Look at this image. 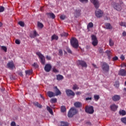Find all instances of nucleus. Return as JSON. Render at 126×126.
Instances as JSON below:
<instances>
[{"instance_id":"nucleus-1","label":"nucleus","mask_w":126,"mask_h":126,"mask_svg":"<svg viewBox=\"0 0 126 126\" xmlns=\"http://www.w3.org/2000/svg\"><path fill=\"white\" fill-rule=\"evenodd\" d=\"M70 44L71 46L75 49L78 48L79 46L78 40L75 37H72L70 39Z\"/></svg>"},{"instance_id":"nucleus-2","label":"nucleus","mask_w":126,"mask_h":126,"mask_svg":"<svg viewBox=\"0 0 126 126\" xmlns=\"http://www.w3.org/2000/svg\"><path fill=\"white\" fill-rule=\"evenodd\" d=\"M36 54L39 57L40 63L42 64L45 65L46 63V60H45V56L40 52H37L36 53Z\"/></svg>"},{"instance_id":"nucleus-3","label":"nucleus","mask_w":126,"mask_h":126,"mask_svg":"<svg viewBox=\"0 0 126 126\" xmlns=\"http://www.w3.org/2000/svg\"><path fill=\"white\" fill-rule=\"evenodd\" d=\"M102 70L104 72H108L109 71L110 67L109 64L106 62H103L101 65Z\"/></svg>"},{"instance_id":"nucleus-4","label":"nucleus","mask_w":126,"mask_h":126,"mask_svg":"<svg viewBox=\"0 0 126 126\" xmlns=\"http://www.w3.org/2000/svg\"><path fill=\"white\" fill-rule=\"evenodd\" d=\"M77 110L74 107H71L68 113V117L69 118H72L73 116L77 113Z\"/></svg>"},{"instance_id":"nucleus-5","label":"nucleus","mask_w":126,"mask_h":126,"mask_svg":"<svg viewBox=\"0 0 126 126\" xmlns=\"http://www.w3.org/2000/svg\"><path fill=\"white\" fill-rule=\"evenodd\" d=\"M92 41V45L94 46H96L98 45V39H97V37L96 35L93 34L91 36Z\"/></svg>"},{"instance_id":"nucleus-6","label":"nucleus","mask_w":126,"mask_h":126,"mask_svg":"<svg viewBox=\"0 0 126 126\" xmlns=\"http://www.w3.org/2000/svg\"><path fill=\"white\" fill-rule=\"evenodd\" d=\"M85 112L89 114H93L94 113V108L93 106H86L85 108Z\"/></svg>"},{"instance_id":"nucleus-7","label":"nucleus","mask_w":126,"mask_h":126,"mask_svg":"<svg viewBox=\"0 0 126 126\" xmlns=\"http://www.w3.org/2000/svg\"><path fill=\"white\" fill-rule=\"evenodd\" d=\"M78 65H81L82 67H87V63L85 61L82 60H78L77 62Z\"/></svg>"},{"instance_id":"nucleus-8","label":"nucleus","mask_w":126,"mask_h":126,"mask_svg":"<svg viewBox=\"0 0 126 126\" xmlns=\"http://www.w3.org/2000/svg\"><path fill=\"white\" fill-rule=\"evenodd\" d=\"M65 93L68 96L74 97L75 95V94L71 90H65Z\"/></svg>"},{"instance_id":"nucleus-9","label":"nucleus","mask_w":126,"mask_h":126,"mask_svg":"<svg viewBox=\"0 0 126 126\" xmlns=\"http://www.w3.org/2000/svg\"><path fill=\"white\" fill-rule=\"evenodd\" d=\"M95 16L97 18H101L103 16V12L100 9H97L95 12Z\"/></svg>"},{"instance_id":"nucleus-10","label":"nucleus","mask_w":126,"mask_h":126,"mask_svg":"<svg viewBox=\"0 0 126 126\" xmlns=\"http://www.w3.org/2000/svg\"><path fill=\"white\" fill-rule=\"evenodd\" d=\"M52 69V65L51 64H46L44 66V70L47 72H49Z\"/></svg>"},{"instance_id":"nucleus-11","label":"nucleus","mask_w":126,"mask_h":126,"mask_svg":"<svg viewBox=\"0 0 126 126\" xmlns=\"http://www.w3.org/2000/svg\"><path fill=\"white\" fill-rule=\"evenodd\" d=\"M91 2L94 5L96 9L99 8V1L98 0H91Z\"/></svg>"},{"instance_id":"nucleus-12","label":"nucleus","mask_w":126,"mask_h":126,"mask_svg":"<svg viewBox=\"0 0 126 126\" xmlns=\"http://www.w3.org/2000/svg\"><path fill=\"white\" fill-rule=\"evenodd\" d=\"M118 75L122 76H126V70L124 69H120L118 72Z\"/></svg>"},{"instance_id":"nucleus-13","label":"nucleus","mask_w":126,"mask_h":126,"mask_svg":"<svg viewBox=\"0 0 126 126\" xmlns=\"http://www.w3.org/2000/svg\"><path fill=\"white\" fill-rule=\"evenodd\" d=\"M112 99L113 101L116 102L120 100L121 97L120 95H118V94H115V95H113L112 96Z\"/></svg>"},{"instance_id":"nucleus-14","label":"nucleus","mask_w":126,"mask_h":126,"mask_svg":"<svg viewBox=\"0 0 126 126\" xmlns=\"http://www.w3.org/2000/svg\"><path fill=\"white\" fill-rule=\"evenodd\" d=\"M7 67L13 69L15 67L13 62H9L7 64Z\"/></svg>"},{"instance_id":"nucleus-15","label":"nucleus","mask_w":126,"mask_h":126,"mask_svg":"<svg viewBox=\"0 0 126 126\" xmlns=\"http://www.w3.org/2000/svg\"><path fill=\"white\" fill-rule=\"evenodd\" d=\"M74 106L76 108H80L81 107V106H82V104L81 103V102H79V101H76L74 103Z\"/></svg>"},{"instance_id":"nucleus-16","label":"nucleus","mask_w":126,"mask_h":126,"mask_svg":"<svg viewBox=\"0 0 126 126\" xmlns=\"http://www.w3.org/2000/svg\"><path fill=\"white\" fill-rule=\"evenodd\" d=\"M36 36H39V34L36 31H33V34H31L30 37L32 38H34L36 37Z\"/></svg>"},{"instance_id":"nucleus-17","label":"nucleus","mask_w":126,"mask_h":126,"mask_svg":"<svg viewBox=\"0 0 126 126\" xmlns=\"http://www.w3.org/2000/svg\"><path fill=\"white\" fill-rule=\"evenodd\" d=\"M114 8L117 11H121L122 8L120 4L117 3L114 6Z\"/></svg>"},{"instance_id":"nucleus-18","label":"nucleus","mask_w":126,"mask_h":126,"mask_svg":"<svg viewBox=\"0 0 126 126\" xmlns=\"http://www.w3.org/2000/svg\"><path fill=\"white\" fill-rule=\"evenodd\" d=\"M55 89L56 90V96L62 94V93H61V91L59 90L58 87H55Z\"/></svg>"},{"instance_id":"nucleus-19","label":"nucleus","mask_w":126,"mask_h":126,"mask_svg":"<svg viewBox=\"0 0 126 126\" xmlns=\"http://www.w3.org/2000/svg\"><path fill=\"white\" fill-rule=\"evenodd\" d=\"M47 15H48L52 19H55L56 18V15L53 13H47Z\"/></svg>"},{"instance_id":"nucleus-20","label":"nucleus","mask_w":126,"mask_h":126,"mask_svg":"<svg viewBox=\"0 0 126 126\" xmlns=\"http://www.w3.org/2000/svg\"><path fill=\"white\" fill-rule=\"evenodd\" d=\"M58 39H59V36L58 35H57L55 34L52 35V36H51V41H53L54 40H58Z\"/></svg>"},{"instance_id":"nucleus-21","label":"nucleus","mask_w":126,"mask_h":126,"mask_svg":"<svg viewBox=\"0 0 126 126\" xmlns=\"http://www.w3.org/2000/svg\"><path fill=\"white\" fill-rule=\"evenodd\" d=\"M56 77L57 80L59 81L62 80L64 79V76L61 74L57 75Z\"/></svg>"},{"instance_id":"nucleus-22","label":"nucleus","mask_w":126,"mask_h":126,"mask_svg":"<svg viewBox=\"0 0 126 126\" xmlns=\"http://www.w3.org/2000/svg\"><path fill=\"white\" fill-rule=\"evenodd\" d=\"M110 108L113 111H115L118 108V106L116 105V104H112V105H111Z\"/></svg>"},{"instance_id":"nucleus-23","label":"nucleus","mask_w":126,"mask_h":126,"mask_svg":"<svg viewBox=\"0 0 126 126\" xmlns=\"http://www.w3.org/2000/svg\"><path fill=\"white\" fill-rule=\"evenodd\" d=\"M105 26L107 30H112V27L111 26V24L110 23H105Z\"/></svg>"},{"instance_id":"nucleus-24","label":"nucleus","mask_w":126,"mask_h":126,"mask_svg":"<svg viewBox=\"0 0 126 126\" xmlns=\"http://www.w3.org/2000/svg\"><path fill=\"white\" fill-rule=\"evenodd\" d=\"M47 95L50 98L55 96L54 93H53V92H48Z\"/></svg>"},{"instance_id":"nucleus-25","label":"nucleus","mask_w":126,"mask_h":126,"mask_svg":"<svg viewBox=\"0 0 126 126\" xmlns=\"http://www.w3.org/2000/svg\"><path fill=\"white\" fill-rule=\"evenodd\" d=\"M94 24L92 22H90L87 25V29L89 30L90 29L93 28Z\"/></svg>"},{"instance_id":"nucleus-26","label":"nucleus","mask_w":126,"mask_h":126,"mask_svg":"<svg viewBox=\"0 0 126 126\" xmlns=\"http://www.w3.org/2000/svg\"><path fill=\"white\" fill-rule=\"evenodd\" d=\"M33 105L39 108H41L42 107V105H41L40 104H39V102H33Z\"/></svg>"},{"instance_id":"nucleus-27","label":"nucleus","mask_w":126,"mask_h":126,"mask_svg":"<svg viewBox=\"0 0 126 126\" xmlns=\"http://www.w3.org/2000/svg\"><path fill=\"white\" fill-rule=\"evenodd\" d=\"M25 73L26 75H31L32 74V70L30 69V70H26Z\"/></svg>"},{"instance_id":"nucleus-28","label":"nucleus","mask_w":126,"mask_h":126,"mask_svg":"<svg viewBox=\"0 0 126 126\" xmlns=\"http://www.w3.org/2000/svg\"><path fill=\"white\" fill-rule=\"evenodd\" d=\"M47 110L51 115H53V109H52L50 106H47Z\"/></svg>"},{"instance_id":"nucleus-29","label":"nucleus","mask_w":126,"mask_h":126,"mask_svg":"<svg viewBox=\"0 0 126 126\" xmlns=\"http://www.w3.org/2000/svg\"><path fill=\"white\" fill-rule=\"evenodd\" d=\"M61 112L62 113H64L65 112H66V106H64V105H63L62 106H61Z\"/></svg>"},{"instance_id":"nucleus-30","label":"nucleus","mask_w":126,"mask_h":126,"mask_svg":"<svg viewBox=\"0 0 126 126\" xmlns=\"http://www.w3.org/2000/svg\"><path fill=\"white\" fill-rule=\"evenodd\" d=\"M37 27L38 28H39L40 29H43L44 27V25L42 23H41L40 22H37Z\"/></svg>"},{"instance_id":"nucleus-31","label":"nucleus","mask_w":126,"mask_h":126,"mask_svg":"<svg viewBox=\"0 0 126 126\" xmlns=\"http://www.w3.org/2000/svg\"><path fill=\"white\" fill-rule=\"evenodd\" d=\"M86 95H87L88 96H89V97H86L85 98L86 101L92 100V96H90V94H87Z\"/></svg>"},{"instance_id":"nucleus-32","label":"nucleus","mask_w":126,"mask_h":126,"mask_svg":"<svg viewBox=\"0 0 126 126\" xmlns=\"http://www.w3.org/2000/svg\"><path fill=\"white\" fill-rule=\"evenodd\" d=\"M18 24L21 27H25V23L23 21H19Z\"/></svg>"},{"instance_id":"nucleus-33","label":"nucleus","mask_w":126,"mask_h":126,"mask_svg":"<svg viewBox=\"0 0 126 126\" xmlns=\"http://www.w3.org/2000/svg\"><path fill=\"white\" fill-rule=\"evenodd\" d=\"M69 124L67 122H62L61 123V126H68Z\"/></svg>"},{"instance_id":"nucleus-34","label":"nucleus","mask_w":126,"mask_h":126,"mask_svg":"<svg viewBox=\"0 0 126 126\" xmlns=\"http://www.w3.org/2000/svg\"><path fill=\"white\" fill-rule=\"evenodd\" d=\"M114 45V42L112 40L111 38L109 39V46H113Z\"/></svg>"},{"instance_id":"nucleus-35","label":"nucleus","mask_w":126,"mask_h":126,"mask_svg":"<svg viewBox=\"0 0 126 126\" xmlns=\"http://www.w3.org/2000/svg\"><path fill=\"white\" fill-rule=\"evenodd\" d=\"M68 35L67 32H63V33L61 34V37H66Z\"/></svg>"},{"instance_id":"nucleus-36","label":"nucleus","mask_w":126,"mask_h":126,"mask_svg":"<svg viewBox=\"0 0 126 126\" xmlns=\"http://www.w3.org/2000/svg\"><path fill=\"white\" fill-rule=\"evenodd\" d=\"M94 100L98 101V100L100 99V95L94 94Z\"/></svg>"},{"instance_id":"nucleus-37","label":"nucleus","mask_w":126,"mask_h":126,"mask_svg":"<svg viewBox=\"0 0 126 126\" xmlns=\"http://www.w3.org/2000/svg\"><path fill=\"white\" fill-rule=\"evenodd\" d=\"M57 102V98H51L50 100V102L52 104L56 103Z\"/></svg>"},{"instance_id":"nucleus-38","label":"nucleus","mask_w":126,"mask_h":126,"mask_svg":"<svg viewBox=\"0 0 126 126\" xmlns=\"http://www.w3.org/2000/svg\"><path fill=\"white\" fill-rule=\"evenodd\" d=\"M72 89L73 90H78V89H79V88L78 87V86H77V85L75 84V85H73Z\"/></svg>"},{"instance_id":"nucleus-39","label":"nucleus","mask_w":126,"mask_h":126,"mask_svg":"<svg viewBox=\"0 0 126 126\" xmlns=\"http://www.w3.org/2000/svg\"><path fill=\"white\" fill-rule=\"evenodd\" d=\"M120 25L121 27H124L126 28V22H121L120 23Z\"/></svg>"},{"instance_id":"nucleus-40","label":"nucleus","mask_w":126,"mask_h":126,"mask_svg":"<svg viewBox=\"0 0 126 126\" xmlns=\"http://www.w3.org/2000/svg\"><path fill=\"white\" fill-rule=\"evenodd\" d=\"M76 17H77L80 15V10H78L75 11Z\"/></svg>"},{"instance_id":"nucleus-41","label":"nucleus","mask_w":126,"mask_h":126,"mask_svg":"<svg viewBox=\"0 0 126 126\" xmlns=\"http://www.w3.org/2000/svg\"><path fill=\"white\" fill-rule=\"evenodd\" d=\"M1 50L4 51L5 52H7V48L5 46H1Z\"/></svg>"},{"instance_id":"nucleus-42","label":"nucleus","mask_w":126,"mask_h":126,"mask_svg":"<svg viewBox=\"0 0 126 126\" xmlns=\"http://www.w3.org/2000/svg\"><path fill=\"white\" fill-rule=\"evenodd\" d=\"M79 1L84 4L88 3V0H79Z\"/></svg>"},{"instance_id":"nucleus-43","label":"nucleus","mask_w":126,"mask_h":126,"mask_svg":"<svg viewBox=\"0 0 126 126\" xmlns=\"http://www.w3.org/2000/svg\"><path fill=\"white\" fill-rule=\"evenodd\" d=\"M5 10V8L3 6H0V13H2L4 12Z\"/></svg>"},{"instance_id":"nucleus-44","label":"nucleus","mask_w":126,"mask_h":126,"mask_svg":"<svg viewBox=\"0 0 126 126\" xmlns=\"http://www.w3.org/2000/svg\"><path fill=\"white\" fill-rule=\"evenodd\" d=\"M126 114V112L124 110L120 111V114L123 116L125 115Z\"/></svg>"},{"instance_id":"nucleus-45","label":"nucleus","mask_w":126,"mask_h":126,"mask_svg":"<svg viewBox=\"0 0 126 126\" xmlns=\"http://www.w3.org/2000/svg\"><path fill=\"white\" fill-rule=\"evenodd\" d=\"M121 120L123 123L126 125V118H123Z\"/></svg>"},{"instance_id":"nucleus-46","label":"nucleus","mask_w":126,"mask_h":126,"mask_svg":"<svg viewBox=\"0 0 126 126\" xmlns=\"http://www.w3.org/2000/svg\"><path fill=\"white\" fill-rule=\"evenodd\" d=\"M65 18H66V16L64 15H63L60 16V19L61 20H64L65 19Z\"/></svg>"},{"instance_id":"nucleus-47","label":"nucleus","mask_w":126,"mask_h":126,"mask_svg":"<svg viewBox=\"0 0 126 126\" xmlns=\"http://www.w3.org/2000/svg\"><path fill=\"white\" fill-rule=\"evenodd\" d=\"M53 71L54 73H58V72H59V71L56 67H53Z\"/></svg>"},{"instance_id":"nucleus-48","label":"nucleus","mask_w":126,"mask_h":126,"mask_svg":"<svg viewBox=\"0 0 126 126\" xmlns=\"http://www.w3.org/2000/svg\"><path fill=\"white\" fill-rule=\"evenodd\" d=\"M114 86L117 88H119V82H116L115 84H114Z\"/></svg>"},{"instance_id":"nucleus-49","label":"nucleus","mask_w":126,"mask_h":126,"mask_svg":"<svg viewBox=\"0 0 126 126\" xmlns=\"http://www.w3.org/2000/svg\"><path fill=\"white\" fill-rule=\"evenodd\" d=\"M46 59L48 61H50V60H51V57L49 55H47L46 56Z\"/></svg>"},{"instance_id":"nucleus-50","label":"nucleus","mask_w":126,"mask_h":126,"mask_svg":"<svg viewBox=\"0 0 126 126\" xmlns=\"http://www.w3.org/2000/svg\"><path fill=\"white\" fill-rule=\"evenodd\" d=\"M15 42L17 45L20 44V41L19 39H16Z\"/></svg>"},{"instance_id":"nucleus-51","label":"nucleus","mask_w":126,"mask_h":126,"mask_svg":"<svg viewBox=\"0 0 126 126\" xmlns=\"http://www.w3.org/2000/svg\"><path fill=\"white\" fill-rule=\"evenodd\" d=\"M10 125H11V126H16V124L15 122H12Z\"/></svg>"},{"instance_id":"nucleus-52","label":"nucleus","mask_w":126,"mask_h":126,"mask_svg":"<svg viewBox=\"0 0 126 126\" xmlns=\"http://www.w3.org/2000/svg\"><path fill=\"white\" fill-rule=\"evenodd\" d=\"M63 51L62 50H59V55L60 56H63Z\"/></svg>"},{"instance_id":"nucleus-53","label":"nucleus","mask_w":126,"mask_h":126,"mask_svg":"<svg viewBox=\"0 0 126 126\" xmlns=\"http://www.w3.org/2000/svg\"><path fill=\"white\" fill-rule=\"evenodd\" d=\"M118 60V58L117 56H115L113 58V61H115Z\"/></svg>"},{"instance_id":"nucleus-54","label":"nucleus","mask_w":126,"mask_h":126,"mask_svg":"<svg viewBox=\"0 0 126 126\" xmlns=\"http://www.w3.org/2000/svg\"><path fill=\"white\" fill-rule=\"evenodd\" d=\"M67 51L69 54H71L72 53L71 50H70V48H67Z\"/></svg>"},{"instance_id":"nucleus-55","label":"nucleus","mask_w":126,"mask_h":126,"mask_svg":"<svg viewBox=\"0 0 126 126\" xmlns=\"http://www.w3.org/2000/svg\"><path fill=\"white\" fill-rule=\"evenodd\" d=\"M120 58L122 60V61H124L125 58V56L123 55H122L120 57Z\"/></svg>"},{"instance_id":"nucleus-56","label":"nucleus","mask_w":126,"mask_h":126,"mask_svg":"<svg viewBox=\"0 0 126 126\" xmlns=\"http://www.w3.org/2000/svg\"><path fill=\"white\" fill-rule=\"evenodd\" d=\"M107 54V55L110 54L111 52L109 50H106L105 52Z\"/></svg>"},{"instance_id":"nucleus-57","label":"nucleus","mask_w":126,"mask_h":126,"mask_svg":"<svg viewBox=\"0 0 126 126\" xmlns=\"http://www.w3.org/2000/svg\"><path fill=\"white\" fill-rule=\"evenodd\" d=\"M92 65L95 68H98V66H97V65L92 63Z\"/></svg>"},{"instance_id":"nucleus-58","label":"nucleus","mask_w":126,"mask_h":126,"mask_svg":"<svg viewBox=\"0 0 126 126\" xmlns=\"http://www.w3.org/2000/svg\"><path fill=\"white\" fill-rule=\"evenodd\" d=\"M76 94L77 95H79L81 94V92H77L76 93Z\"/></svg>"},{"instance_id":"nucleus-59","label":"nucleus","mask_w":126,"mask_h":126,"mask_svg":"<svg viewBox=\"0 0 126 126\" xmlns=\"http://www.w3.org/2000/svg\"><path fill=\"white\" fill-rule=\"evenodd\" d=\"M122 35L123 36H126V32L124 31L122 33Z\"/></svg>"},{"instance_id":"nucleus-60","label":"nucleus","mask_w":126,"mask_h":126,"mask_svg":"<svg viewBox=\"0 0 126 126\" xmlns=\"http://www.w3.org/2000/svg\"><path fill=\"white\" fill-rule=\"evenodd\" d=\"M37 63H34L33 64H32V66H34V67H37Z\"/></svg>"},{"instance_id":"nucleus-61","label":"nucleus","mask_w":126,"mask_h":126,"mask_svg":"<svg viewBox=\"0 0 126 126\" xmlns=\"http://www.w3.org/2000/svg\"><path fill=\"white\" fill-rule=\"evenodd\" d=\"M86 124H87V125H91V123L88 122L86 123Z\"/></svg>"},{"instance_id":"nucleus-62","label":"nucleus","mask_w":126,"mask_h":126,"mask_svg":"<svg viewBox=\"0 0 126 126\" xmlns=\"http://www.w3.org/2000/svg\"><path fill=\"white\" fill-rule=\"evenodd\" d=\"M107 56H108V59L109 60H110V54H108V55H107Z\"/></svg>"},{"instance_id":"nucleus-63","label":"nucleus","mask_w":126,"mask_h":126,"mask_svg":"<svg viewBox=\"0 0 126 126\" xmlns=\"http://www.w3.org/2000/svg\"><path fill=\"white\" fill-rule=\"evenodd\" d=\"M2 26V23L0 22V28H1Z\"/></svg>"},{"instance_id":"nucleus-64","label":"nucleus","mask_w":126,"mask_h":126,"mask_svg":"<svg viewBox=\"0 0 126 126\" xmlns=\"http://www.w3.org/2000/svg\"><path fill=\"white\" fill-rule=\"evenodd\" d=\"M122 66H125V67H126V63H124Z\"/></svg>"}]
</instances>
